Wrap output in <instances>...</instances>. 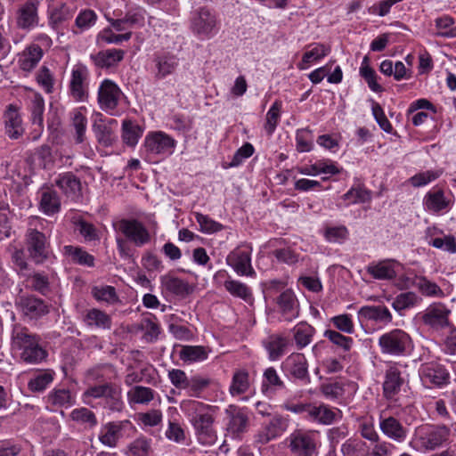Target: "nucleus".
Wrapping results in <instances>:
<instances>
[{
  "label": "nucleus",
  "instance_id": "25",
  "mask_svg": "<svg viewBox=\"0 0 456 456\" xmlns=\"http://www.w3.org/2000/svg\"><path fill=\"white\" fill-rule=\"evenodd\" d=\"M154 77L158 80L166 78L174 74L179 66V60L176 55L165 53L156 54L153 58Z\"/></svg>",
  "mask_w": 456,
  "mask_h": 456
},
{
  "label": "nucleus",
  "instance_id": "51",
  "mask_svg": "<svg viewBox=\"0 0 456 456\" xmlns=\"http://www.w3.org/2000/svg\"><path fill=\"white\" fill-rule=\"evenodd\" d=\"M248 373L243 370L235 371L230 386L231 395L234 396L244 394L248 391Z\"/></svg>",
  "mask_w": 456,
  "mask_h": 456
},
{
  "label": "nucleus",
  "instance_id": "4",
  "mask_svg": "<svg viewBox=\"0 0 456 456\" xmlns=\"http://www.w3.org/2000/svg\"><path fill=\"white\" fill-rule=\"evenodd\" d=\"M380 352L391 356H404L411 353L413 344L411 336L401 329L382 334L378 340Z\"/></svg>",
  "mask_w": 456,
  "mask_h": 456
},
{
  "label": "nucleus",
  "instance_id": "26",
  "mask_svg": "<svg viewBox=\"0 0 456 456\" xmlns=\"http://www.w3.org/2000/svg\"><path fill=\"white\" fill-rule=\"evenodd\" d=\"M358 319L361 323L372 321L387 325L392 322L393 316L389 309L385 305H365L359 309Z\"/></svg>",
  "mask_w": 456,
  "mask_h": 456
},
{
  "label": "nucleus",
  "instance_id": "61",
  "mask_svg": "<svg viewBox=\"0 0 456 456\" xmlns=\"http://www.w3.org/2000/svg\"><path fill=\"white\" fill-rule=\"evenodd\" d=\"M281 109V103L276 101L266 113L265 129L269 135L273 134L280 121Z\"/></svg>",
  "mask_w": 456,
  "mask_h": 456
},
{
  "label": "nucleus",
  "instance_id": "18",
  "mask_svg": "<svg viewBox=\"0 0 456 456\" xmlns=\"http://www.w3.org/2000/svg\"><path fill=\"white\" fill-rule=\"evenodd\" d=\"M127 428H134L128 419L108 422L101 428L99 441L107 447L115 448L122 437V431Z\"/></svg>",
  "mask_w": 456,
  "mask_h": 456
},
{
  "label": "nucleus",
  "instance_id": "32",
  "mask_svg": "<svg viewBox=\"0 0 456 456\" xmlns=\"http://www.w3.org/2000/svg\"><path fill=\"white\" fill-rule=\"evenodd\" d=\"M86 112V107H79L73 110L70 113L71 126L75 131L74 140L77 144L86 141V131L87 126Z\"/></svg>",
  "mask_w": 456,
  "mask_h": 456
},
{
  "label": "nucleus",
  "instance_id": "58",
  "mask_svg": "<svg viewBox=\"0 0 456 456\" xmlns=\"http://www.w3.org/2000/svg\"><path fill=\"white\" fill-rule=\"evenodd\" d=\"M284 387V383L279 377L276 370L267 368L264 372L263 391L268 393Z\"/></svg>",
  "mask_w": 456,
  "mask_h": 456
},
{
  "label": "nucleus",
  "instance_id": "15",
  "mask_svg": "<svg viewBox=\"0 0 456 456\" xmlns=\"http://www.w3.org/2000/svg\"><path fill=\"white\" fill-rule=\"evenodd\" d=\"M97 94L100 108L105 112L112 113L118 105L122 91L115 82L106 78L101 83Z\"/></svg>",
  "mask_w": 456,
  "mask_h": 456
},
{
  "label": "nucleus",
  "instance_id": "8",
  "mask_svg": "<svg viewBox=\"0 0 456 456\" xmlns=\"http://www.w3.org/2000/svg\"><path fill=\"white\" fill-rule=\"evenodd\" d=\"M419 376L422 385L429 389L442 388L450 383V372L445 366L436 361L422 363Z\"/></svg>",
  "mask_w": 456,
  "mask_h": 456
},
{
  "label": "nucleus",
  "instance_id": "28",
  "mask_svg": "<svg viewBox=\"0 0 456 456\" xmlns=\"http://www.w3.org/2000/svg\"><path fill=\"white\" fill-rule=\"evenodd\" d=\"M43 49L37 44L32 43L19 53L18 64L20 69L30 72L43 58Z\"/></svg>",
  "mask_w": 456,
  "mask_h": 456
},
{
  "label": "nucleus",
  "instance_id": "37",
  "mask_svg": "<svg viewBox=\"0 0 456 456\" xmlns=\"http://www.w3.org/2000/svg\"><path fill=\"white\" fill-rule=\"evenodd\" d=\"M83 321L89 327H96L102 330H110L112 324L110 316L97 308L88 310Z\"/></svg>",
  "mask_w": 456,
  "mask_h": 456
},
{
  "label": "nucleus",
  "instance_id": "41",
  "mask_svg": "<svg viewBox=\"0 0 456 456\" xmlns=\"http://www.w3.org/2000/svg\"><path fill=\"white\" fill-rule=\"evenodd\" d=\"M55 183L69 197L76 196L81 189L80 180L70 172L60 175Z\"/></svg>",
  "mask_w": 456,
  "mask_h": 456
},
{
  "label": "nucleus",
  "instance_id": "20",
  "mask_svg": "<svg viewBox=\"0 0 456 456\" xmlns=\"http://www.w3.org/2000/svg\"><path fill=\"white\" fill-rule=\"evenodd\" d=\"M379 426L386 437L398 444L403 443L409 434V429L394 416L381 415Z\"/></svg>",
  "mask_w": 456,
  "mask_h": 456
},
{
  "label": "nucleus",
  "instance_id": "53",
  "mask_svg": "<svg viewBox=\"0 0 456 456\" xmlns=\"http://www.w3.org/2000/svg\"><path fill=\"white\" fill-rule=\"evenodd\" d=\"M130 403H148L154 398V391L147 387L135 386L127 393Z\"/></svg>",
  "mask_w": 456,
  "mask_h": 456
},
{
  "label": "nucleus",
  "instance_id": "27",
  "mask_svg": "<svg viewBox=\"0 0 456 456\" xmlns=\"http://www.w3.org/2000/svg\"><path fill=\"white\" fill-rule=\"evenodd\" d=\"M400 264L394 259L372 262L367 267V273L376 280H393L397 275L396 268Z\"/></svg>",
  "mask_w": 456,
  "mask_h": 456
},
{
  "label": "nucleus",
  "instance_id": "17",
  "mask_svg": "<svg viewBox=\"0 0 456 456\" xmlns=\"http://www.w3.org/2000/svg\"><path fill=\"white\" fill-rule=\"evenodd\" d=\"M226 264L231 266L238 275L255 277L256 272L251 265V252L237 248L226 256Z\"/></svg>",
  "mask_w": 456,
  "mask_h": 456
},
{
  "label": "nucleus",
  "instance_id": "9",
  "mask_svg": "<svg viewBox=\"0 0 456 456\" xmlns=\"http://www.w3.org/2000/svg\"><path fill=\"white\" fill-rule=\"evenodd\" d=\"M25 245L29 257L36 264H42L48 259L50 244L42 232L36 228H28L25 233Z\"/></svg>",
  "mask_w": 456,
  "mask_h": 456
},
{
  "label": "nucleus",
  "instance_id": "34",
  "mask_svg": "<svg viewBox=\"0 0 456 456\" xmlns=\"http://www.w3.org/2000/svg\"><path fill=\"white\" fill-rule=\"evenodd\" d=\"M337 413L325 404L310 403L306 419L322 425H330L336 419Z\"/></svg>",
  "mask_w": 456,
  "mask_h": 456
},
{
  "label": "nucleus",
  "instance_id": "46",
  "mask_svg": "<svg viewBox=\"0 0 456 456\" xmlns=\"http://www.w3.org/2000/svg\"><path fill=\"white\" fill-rule=\"evenodd\" d=\"M63 251L76 264L89 267L94 265V257L82 248L68 245L63 248Z\"/></svg>",
  "mask_w": 456,
  "mask_h": 456
},
{
  "label": "nucleus",
  "instance_id": "13",
  "mask_svg": "<svg viewBox=\"0 0 456 456\" xmlns=\"http://www.w3.org/2000/svg\"><path fill=\"white\" fill-rule=\"evenodd\" d=\"M407 366V363L402 362H390L387 366L382 385L383 395L386 399L392 400L400 392L405 381L402 369Z\"/></svg>",
  "mask_w": 456,
  "mask_h": 456
},
{
  "label": "nucleus",
  "instance_id": "30",
  "mask_svg": "<svg viewBox=\"0 0 456 456\" xmlns=\"http://www.w3.org/2000/svg\"><path fill=\"white\" fill-rule=\"evenodd\" d=\"M277 305L285 321L290 322L298 316L297 300L291 290L283 291L277 298Z\"/></svg>",
  "mask_w": 456,
  "mask_h": 456
},
{
  "label": "nucleus",
  "instance_id": "29",
  "mask_svg": "<svg viewBox=\"0 0 456 456\" xmlns=\"http://www.w3.org/2000/svg\"><path fill=\"white\" fill-rule=\"evenodd\" d=\"M4 118L6 134L11 139L20 138L24 133V128L18 109L14 105L10 104L4 112Z\"/></svg>",
  "mask_w": 456,
  "mask_h": 456
},
{
  "label": "nucleus",
  "instance_id": "59",
  "mask_svg": "<svg viewBox=\"0 0 456 456\" xmlns=\"http://www.w3.org/2000/svg\"><path fill=\"white\" fill-rule=\"evenodd\" d=\"M436 28L437 29L436 35L443 37H455L456 28L453 27L454 20L448 16L444 15L436 18L435 20Z\"/></svg>",
  "mask_w": 456,
  "mask_h": 456
},
{
  "label": "nucleus",
  "instance_id": "39",
  "mask_svg": "<svg viewBox=\"0 0 456 456\" xmlns=\"http://www.w3.org/2000/svg\"><path fill=\"white\" fill-rule=\"evenodd\" d=\"M340 452L342 456H369L370 447L362 439L350 437L341 444Z\"/></svg>",
  "mask_w": 456,
  "mask_h": 456
},
{
  "label": "nucleus",
  "instance_id": "47",
  "mask_svg": "<svg viewBox=\"0 0 456 456\" xmlns=\"http://www.w3.org/2000/svg\"><path fill=\"white\" fill-rule=\"evenodd\" d=\"M93 130L97 142L103 147L111 146L117 139L110 126L103 122L94 123L93 125Z\"/></svg>",
  "mask_w": 456,
  "mask_h": 456
},
{
  "label": "nucleus",
  "instance_id": "2",
  "mask_svg": "<svg viewBox=\"0 0 456 456\" xmlns=\"http://www.w3.org/2000/svg\"><path fill=\"white\" fill-rule=\"evenodd\" d=\"M12 348L19 352L20 359L28 364H37L47 356L40 346L39 338L25 327H15L12 334Z\"/></svg>",
  "mask_w": 456,
  "mask_h": 456
},
{
  "label": "nucleus",
  "instance_id": "31",
  "mask_svg": "<svg viewBox=\"0 0 456 456\" xmlns=\"http://www.w3.org/2000/svg\"><path fill=\"white\" fill-rule=\"evenodd\" d=\"M289 343L288 338L279 334L270 335L263 341V345L272 361L279 360L285 354Z\"/></svg>",
  "mask_w": 456,
  "mask_h": 456
},
{
  "label": "nucleus",
  "instance_id": "55",
  "mask_svg": "<svg viewBox=\"0 0 456 456\" xmlns=\"http://www.w3.org/2000/svg\"><path fill=\"white\" fill-rule=\"evenodd\" d=\"M92 295L97 301H102L111 305L119 301L115 288L109 285L94 287Z\"/></svg>",
  "mask_w": 456,
  "mask_h": 456
},
{
  "label": "nucleus",
  "instance_id": "57",
  "mask_svg": "<svg viewBox=\"0 0 456 456\" xmlns=\"http://www.w3.org/2000/svg\"><path fill=\"white\" fill-rule=\"evenodd\" d=\"M212 383V379L201 375H194L190 378L187 390L191 396L200 397Z\"/></svg>",
  "mask_w": 456,
  "mask_h": 456
},
{
  "label": "nucleus",
  "instance_id": "3",
  "mask_svg": "<svg viewBox=\"0 0 456 456\" xmlns=\"http://www.w3.org/2000/svg\"><path fill=\"white\" fill-rule=\"evenodd\" d=\"M181 409L191 416L194 428L200 436H206V443H212L215 435L212 431L213 417L208 411V405L194 400H184L181 403Z\"/></svg>",
  "mask_w": 456,
  "mask_h": 456
},
{
  "label": "nucleus",
  "instance_id": "19",
  "mask_svg": "<svg viewBox=\"0 0 456 456\" xmlns=\"http://www.w3.org/2000/svg\"><path fill=\"white\" fill-rule=\"evenodd\" d=\"M284 371L295 379L310 382L307 360L303 354L293 353L282 362Z\"/></svg>",
  "mask_w": 456,
  "mask_h": 456
},
{
  "label": "nucleus",
  "instance_id": "22",
  "mask_svg": "<svg viewBox=\"0 0 456 456\" xmlns=\"http://www.w3.org/2000/svg\"><path fill=\"white\" fill-rule=\"evenodd\" d=\"M17 308L28 319H38L45 315L48 306L44 300L34 296H20L16 299Z\"/></svg>",
  "mask_w": 456,
  "mask_h": 456
},
{
  "label": "nucleus",
  "instance_id": "54",
  "mask_svg": "<svg viewBox=\"0 0 456 456\" xmlns=\"http://www.w3.org/2000/svg\"><path fill=\"white\" fill-rule=\"evenodd\" d=\"M419 301L420 298L417 296L416 293L408 291L397 295L392 303V306L395 311L401 312L405 309L413 307Z\"/></svg>",
  "mask_w": 456,
  "mask_h": 456
},
{
  "label": "nucleus",
  "instance_id": "56",
  "mask_svg": "<svg viewBox=\"0 0 456 456\" xmlns=\"http://www.w3.org/2000/svg\"><path fill=\"white\" fill-rule=\"evenodd\" d=\"M114 372V367L111 364L97 365L86 372V379L92 382H103L110 379V374Z\"/></svg>",
  "mask_w": 456,
  "mask_h": 456
},
{
  "label": "nucleus",
  "instance_id": "43",
  "mask_svg": "<svg viewBox=\"0 0 456 456\" xmlns=\"http://www.w3.org/2000/svg\"><path fill=\"white\" fill-rule=\"evenodd\" d=\"M343 199L349 204L366 203L371 200V191L364 184L357 183L343 195Z\"/></svg>",
  "mask_w": 456,
  "mask_h": 456
},
{
  "label": "nucleus",
  "instance_id": "38",
  "mask_svg": "<svg viewBox=\"0 0 456 456\" xmlns=\"http://www.w3.org/2000/svg\"><path fill=\"white\" fill-rule=\"evenodd\" d=\"M307 47L309 50L303 54L301 62L298 64V68L301 69H305L311 62L324 58L330 53V47L321 43L311 44Z\"/></svg>",
  "mask_w": 456,
  "mask_h": 456
},
{
  "label": "nucleus",
  "instance_id": "35",
  "mask_svg": "<svg viewBox=\"0 0 456 456\" xmlns=\"http://www.w3.org/2000/svg\"><path fill=\"white\" fill-rule=\"evenodd\" d=\"M423 204L428 211L438 213L449 208L450 200L444 196L442 190H437L428 191L424 197Z\"/></svg>",
  "mask_w": 456,
  "mask_h": 456
},
{
  "label": "nucleus",
  "instance_id": "48",
  "mask_svg": "<svg viewBox=\"0 0 456 456\" xmlns=\"http://www.w3.org/2000/svg\"><path fill=\"white\" fill-rule=\"evenodd\" d=\"M151 452V440L145 436H139L131 442L126 448L127 456H149Z\"/></svg>",
  "mask_w": 456,
  "mask_h": 456
},
{
  "label": "nucleus",
  "instance_id": "5",
  "mask_svg": "<svg viewBox=\"0 0 456 456\" xmlns=\"http://www.w3.org/2000/svg\"><path fill=\"white\" fill-rule=\"evenodd\" d=\"M86 403H89V399H102L104 407L111 411H120L124 403L122 401L121 388L119 386L110 382L95 385L88 387L83 394Z\"/></svg>",
  "mask_w": 456,
  "mask_h": 456
},
{
  "label": "nucleus",
  "instance_id": "10",
  "mask_svg": "<svg viewBox=\"0 0 456 456\" xmlns=\"http://www.w3.org/2000/svg\"><path fill=\"white\" fill-rule=\"evenodd\" d=\"M118 229L135 247H143L151 240L147 227L136 218L121 219L118 224Z\"/></svg>",
  "mask_w": 456,
  "mask_h": 456
},
{
  "label": "nucleus",
  "instance_id": "24",
  "mask_svg": "<svg viewBox=\"0 0 456 456\" xmlns=\"http://www.w3.org/2000/svg\"><path fill=\"white\" fill-rule=\"evenodd\" d=\"M287 428L286 419L281 415H274L270 421L256 435L257 444H266L273 439L280 436Z\"/></svg>",
  "mask_w": 456,
  "mask_h": 456
},
{
  "label": "nucleus",
  "instance_id": "23",
  "mask_svg": "<svg viewBox=\"0 0 456 456\" xmlns=\"http://www.w3.org/2000/svg\"><path fill=\"white\" fill-rule=\"evenodd\" d=\"M159 281L162 293H168L183 298L193 291L188 281L171 273L162 275Z\"/></svg>",
  "mask_w": 456,
  "mask_h": 456
},
{
  "label": "nucleus",
  "instance_id": "44",
  "mask_svg": "<svg viewBox=\"0 0 456 456\" xmlns=\"http://www.w3.org/2000/svg\"><path fill=\"white\" fill-rule=\"evenodd\" d=\"M142 134V129L134 122L125 119L122 123V140L127 146L134 147L137 144Z\"/></svg>",
  "mask_w": 456,
  "mask_h": 456
},
{
  "label": "nucleus",
  "instance_id": "49",
  "mask_svg": "<svg viewBox=\"0 0 456 456\" xmlns=\"http://www.w3.org/2000/svg\"><path fill=\"white\" fill-rule=\"evenodd\" d=\"M72 15L71 9L66 4H61L49 12V25L53 28H57L63 22L70 20Z\"/></svg>",
  "mask_w": 456,
  "mask_h": 456
},
{
  "label": "nucleus",
  "instance_id": "60",
  "mask_svg": "<svg viewBox=\"0 0 456 456\" xmlns=\"http://www.w3.org/2000/svg\"><path fill=\"white\" fill-rule=\"evenodd\" d=\"M194 217L200 225V232L204 233H215L223 230L224 226L222 224L213 220L207 215H203L199 212L194 213Z\"/></svg>",
  "mask_w": 456,
  "mask_h": 456
},
{
  "label": "nucleus",
  "instance_id": "14",
  "mask_svg": "<svg viewBox=\"0 0 456 456\" xmlns=\"http://www.w3.org/2000/svg\"><path fill=\"white\" fill-rule=\"evenodd\" d=\"M288 440L290 452L297 456H314L316 452V437L312 432L296 430Z\"/></svg>",
  "mask_w": 456,
  "mask_h": 456
},
{
  "label": "nucleus",
  "instance_id": "52",
  "mask_svg": "<svg viewBox=\"0 0 456 456\" xmlns=\"http://www.w3.org/2000/svg\"><path fill=\"white\" fill-rule=\"evenodd\" d=\"M248 422V418L246 413L241 410L234 411L230 415L227 429L234 435L243 433L247 429Z\"/></svg>",
  "mask_w": 456,
  "mask_h": 456
},
{
  "label": "nucleus",
  "instance_id": "64",
  "mask_svg": "<svg viewBox=\"0 0 456 456\" xmlns=\"http://www.w3.org/2000/svg\"><path fill=\"white\" fill-rule=\"evenodd\" d=\"M53 380L51 372H42L28 381V387L32 392L44 391Z\"/></svg>",
  "mask_w": 456,
  "mask_h": 456
},
{
  "label": "nucleus",
  "instance_id": "50",
  "mask_svg": "<svg viewBox=\"0 0 456 456\" xmlns=\"http://www.w3.org/2000/svg\"><path fill=\"white\" fill-rule=\"evenodd\" d=\"M360 75L367 82L370 89L375 93H380L383 91L382 86L377 81V74L375 70L369 65V58L365 56L362 61L360 68Z\"/></svg>",
  "mask_w": 456,
  "mask_h": 456
},
{
  "label": "nucleus",
  "instance_id": "6",
  "mask_svg": "<svg viewBox=\"0 0 456 456\" xmlns=\"http://www.w3.org/2000/svg\"><path fill=\"white\" fill-rule=\"evenodd\" d=\"M191 30L200 39H209L218 31V22L215 13L207 7H200L192 12Z\"/></svg>",
  "mask_w": 456,
  "mask_h": 456
},
{
  "label": "nucleus",
  "instance_id": "21",
  "mask_svg": "<svg viewBox=\"0 0 456 456\" xmlns=\"http://www.w3.org/2000/svg\"><path fill=\"white\" fill-rule=\"evenodd\" d=\"M213 279L216 283H222L224 280L223 286L232 296L247 302L252 298L251 289L245 283L232 279L225 270L217 271Z\"/></svg>",
  "mask_w": 456,
  "mask_h": 456
},
{
  "label": "nucleus",
  "instance_id": "16",
  "mask_svg": "<svg viewBox=\"0 0 456 456\" xmlns=\"http://www.w3.org/2000/svg\"><path fill=\"white\" fill-rule=\"evenodd\" d=\"M88 69L86 66L75 65L71 70L69 91L76 102H85L88 98Z\"/></svg>",
  "mask_w": 456,
  "mask_h": 456
},
{
  "label": "nucleus",
  "instance_id": "62",
  "mask_svg": "<svg viewBox=\"0 0 456 456\" xmlns=\"http://www.w3.org/2000/svg\"><path fill=\"white\" fill-rule=\"evenodd\" d=\"M141 330L143 331L144 340L148 343L155 342L160 334L159 324L151 319L142 320Z\"/></svg>",
  "mask_w": 456,
  "mask_h": 456
},
{
  "label": "nucleus",
  "instance_id": "42",
  "mask_svg": "<svg viewBox=\"0 0 456 456\" xmlns=\"http://www.w3.org/2000/svg\"><path fill=\"white\" fill-rule=\"evenodd\" d=\"M40 209L47 216L54 215L61 209V200L55 191L47 189L41 193Z\"/></svg>",
  "mask_w": 456,
  "mask_h": 456
},
{
  "label": "nucleus",
  "instance_id": "11",
  "mask_svg": "<svg viewBox=\"0 0 456 456\" xmlns=\"http://www.w3.org/2000/svg\"><path fill=\"white\" fill-rule=\"evenodd\" d=\"M450 314L451 311L444 304L433 303L419 313L418 318L423 325L437 331L451 325Z\"/></svg>",
  "mask_w": 456,
  "mask_h": 456
},
{
  "label": "nucleus",
  "instance_id": "63",
  "mask_svg": "<svg viewBox=\"0 0 456 456\" xmlns=\"http://www.w3.org/2000/svg\"><path fill=\"white\" fill-rule=\"evenodd\" d=\"M51 403L58 407H68L72 404V396L68 389H54L48 395Z\"/></svg>",
  "mask_w": 456,
  "mask_h": 456
},
{
  "label": "nucleus",
  "instance_id": "1",
  "mask_svg": "<svg viewBox=\"0 0 456 456\" xmlns=\"http://www.w3.org/2000/svg\"><path fill=\"white\" fill-rule=\"evenodd\" d=\"M451 428L444 424L418 426L409 443L418 452H431L449 444Z\"/></svg>",
  "mask_w": 456,
  "mask_h": 456
},
{
  "label": "nucleus",
  "instance_id": "36",
  "mask_svg": "<svg viewBox=\"0 0 456 456\" xmlns=\"http://www.w3.org/2000/svg\"><path fill=\"white\" fill-rule=\"evenodd\" d=\"M292 332L297 348L300 350L311 344L315 329L307 322H301L293 328Z\"/></svg>",
  "mask_w": 456,
  "mask_h": 456
},
{
  "label": "nucleus",
  "instance_id": "45",
  "mask_svg": "<svg viewBox=\"0 0 456 456\" xmlns=\"http://www.w3.org/2000/svg\"><path fill=\"white\" fill-rule=\"evenodd\" d=\"M210 350L202 346H183L180 351V358L183 362H201L208 358Z\"/></svg>",
  "mask_w": 456,
  "mask_h": 456
},
{
  "label": "nucleus",
  "instance_id": "33",
  "mask_svg": "<svg viewBox=\"0 0 456 456\" xmlns=\"http://www.w3.org/2000/svg\"><path fill=\"white\" fill-rule=\"evenodd\" d=\"M125 56V51L121 49H107L91 55L94 64L99 68H110L120 62Z\"/></svg>",
  "mask_w": 456,
  "mask_h": 456
},
{
  "label": "nucleus",
  "instance_id": "40",
  "mask_svg": "<svg viewBox=\"0 0 456 456\" xmlns=\"http://www.w3.org/2000/svg\"><path fill=\"white\" fill-rule=\"evenodd\" d=\"M412 285L425 297H443L444 296L443 289L425 276H415Z\"/></svg>",
  "mask_w": 456,
  "mask_h": 456
},
{
  "label": "nucleus",
  "instance_id": "7",
  "mask_svg": "<svg viewBox=\"0 0 456 456\" xmlns=\"http://www.w3.org/2000/svg\"><path fill=\"white\" fill-rule=\"evenodd\" d=\"M143 146L149 158L164 159L173 154L176 141L162 131H156L147 134Z\"/></svg>",
  "mask_w": 456,
  "mask_h": 456
},
{
  "label": "nucleus",
  "instance_id": "12",
  "mask_svg": "<svg viewBox=\"0 0 456 456\" xmlns=\"http://www.w3.org/2000/svg\"><path fill=\"white\" fill-rule=\"evenodd\" d=\"M39 5V0H25L17 6L15 21L18 28L31 30L43 26L40 24Z\"/></svg>",
  "mask_w": 456,
  "mask_h": 456
}]
</instances>
